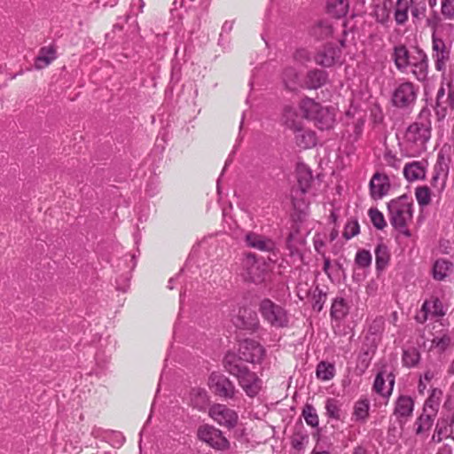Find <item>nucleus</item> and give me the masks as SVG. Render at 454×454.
<instances>
[{"label": "nucleus", "instance_id": "nucleus-1", "mask_svg": "<svg viewBox=\"0 0 454 454\" xmlns=\"http://www.w3.org/2000/svg\"><path fill=\"white\" fill-rule=\"evenodd\" d=\"M223 365L230 374L237 378L239 385L247 396L253 398L260 393L262 388V380L255 372L244 365L235 353L228 352L225 355Z\"/></svg>", "mask_w": 454, "mask_h": 454}, {"label": "nucleus", "instance_id": "nucleus-2", "mask_svg": "<svg viewBox=\"0 0 454 454\" xmlns=\"http://www.w3.org/2000/svg\"><path fill=\"white\" fill-rule=\"evenodd\" d=\"M302 117L312 121L320 130L333 129L336 122V113L333 107L324 106L309 98H303L300 103Z\"/></svg>", "mask_w": 454, "mask_h": 454}, {"label": "nucleus", "instance_id": "nucleus-3", "mask_svg": "<svg viewBox=\"0 0 454 454\" xmlns=\"http://www.w3.org/2000/svg\"><path fill=\"white\" fill-rule=\"evenodd\" d=\"M389 212V221L395 230L403 236L410 238L411 232L407 225L412 220V203L409 202L405 195L400 196L395 200H392L387 204Z\"/></svg>", "mask_w": 454, "mask_h": 454}, {"label": "nucleus", "instance_id": "nucleus-4", "mask_svg": "<svg viewBox=\"0 0 454 454\" xmlns=\"http://www.w3.org/2000/svg\"><path fill=\"white\" fill-rule=\"evenodd\" d=\"M295 114L291 109H286V125L293 131L295 144L302 149L315 146L317 145L316 133L309 129H305L300 121L293 119L292 117Z\"/></svg>", "mask_w": 454, "mask_h": 454}, {"label": "nucleus", "instance_id": "nucleus-5", "mask_svg": "<svg viewBox=\"0 0 454 454\" xmlns=\"http://www.w3.org/2000/svg\"><path fill=\"white\" fill-rule=\"evenodd\" d=\"M259 311L262 318L276 328L286 327L289 323V317L286 309L265 298L259 304Z\"/></svg>", "mask_w": 454, "mask_h": 454}, {"label": "nucleus", "instance_id": "nucleus-6", "mask_svg": "<svg viewBox=\"0 0 454 454\" xmlns=\"http://www.w3.org/2000/svg\"><path fill=\"white\" fill-rule=\"evenodd\" d=\"M430 111L427 108H423L419 114L421 121L411 124L406 131L407 141L423 145L431 137V120Z\"/></svg>", "mask_w": 454, "mask_h": 454}, {"label": "nucleus", "instance_id": "nucleus-7", "mask_svg": "<svg viewBox=\"0 0 454 454\" xmlns=\"http://www.w3.org/2000/svg\"><path fill=\"white\" fill-rule=\"evenodd\" d=\"M242 276L246 281L260 284L264 281L267 274V265L263 260L256 258L255 254L248 253L242 261Z\"/></svg>", "mask_w": 454, "mask_h": 454}, {"label": "nucleus", "instance_id": "nucleus-8", "mask_svg": "<svg viewBox=\"0 0 454 454\" xmlns=\"http://www.w3.org/2000/svg\"><path fill=\"white\" fill-rule=\"evenodd\" d=\"M418 88L414 83L405 81L398 84L393 90L391 101L394 106L400 109H410L416 103Z\"/></svg>", "mask_w": 454, "mask_h": 454}, {"label": "nucleus", "instance_id": "nucleus-9", "mask_svg": "<svg viewBox=\"0 0 454 454\" xmlns=\"http://www.w3.org/2000/svg\"><path fill=\"white\" fill-rule=\"evenodd\" d=\"M447 87L448 92L446 98V91L443 82L441 84L437 90L434 109L436 120L438 121H442L446 118L448 114V108L454 110V85H452L451 82H448Z\"/></svg>", "mask_w": 454, "mask_h": 454}, {"label": "nucleus", "instance_id": "nucleus-10", "mask_svg": "<svg viewBox=\"0 0 454 454\" xmlns=\"http://www.w3.org/2000/svg\"><path fill=\"white\" fill-rule=\"evenodd\" d=\"M263 356L264 348L257 341L247 339L240 342L237 358L241 363L245 361L251 364H258L262 362Z\"/></svg>", "mask_w": 454, "mask_h": 454}, {"label": "nucleus", "instance_id": "nucleus-11", "mask_svg": "<svg viewBox=\"0 0 454 454\" xmlns=\"http://www.w3.org/2000/svg\"><path fill=\"white\" fill-rule=\"evenodd\" d=\"M198 436L215 450H225L229 447L228 440L219 429L214 427L207 425L200 427L198 430Z\"/></svg>", "mask_w": 454, "mask_h": 454}, {"label": "nucleus", "instance_id": "nucleus-12", "mask_svg": "<svg viewBox=\"0 0 454 454\" xmlns=\"http://www.w3.org/2000/svg\"><path fill=\"white\" fill-rule=\"evenodd\" d=\"M210 417L219 425L233 428L238 422L237 413L224 404H214L209 409Z\"/></svg>", "mask_w": 454, "mask_h": 454}, {"label": "nucleus", "instance_id": "nucleus-13", "mask_svg": "<svg viewBox=\"0 0 454 454\" xmlns=\"http://www.w3.org/2000/svg\"><path fill=\"white\" fill-rule=\"evenodd\" d=\"M209 385L217 395L223 398L232 399L237 392L234 384L223 374L212 373Z\"/></svg>", "mask_w": 454, "mask_h": 454}, {"label": "nucleus", "instance_id": "nucleus-14", "mask_svg": "<svg viewBox=\"0 0 454 454\" xmlns=\"http://www.w3.org/2000/svg\"><path fill=\"white\" fill-rule=\"evenodd\" d=\"M232 322L237 328L243 330L254 331L259 326L255 312L247 309H240Z\"/></svg>", "mask_w": 454, "mask_h": 454}, {"label": "nucleus", "instance_id": "nucleus-15", "mask_svg": "<svg viewBox=\"0 0 454 454\" xmlns=\"http://www.w3.org/2000/svg\"><path fill=\"white\" fill-rule=\"evenodd\" d=\"M341 56L340 48L333 45H326L317 52L315 61L317 65L330 67L338 62Z\"/></svg>", "mask_w": 454, "mask_h": 454}, {"label": "nucleus", "instance_id": "nucleus-16", "mask_svg": "<svg viewBox=\"0 0 454 454\" xmlns=\"http://www.w3.org/2000/svg\"><path fill=\"white\" fill-rule=\"evenodd\" d=\"M432 41L433 51H435V69L437 71H444L446 62L450 59V50L444 41L441 38H437L434 34H433Z\"/></svg>", "mask_w": 454, "mask_h": 454}, {"label": "nucleus", "instance_id": "nucleus-17", "mask_svg": "<svg viewBox=\"0 0 454 454\" xmlns=\"http://www.w3.org/2000/svg\"><path fill=\"white\" fill-rule=\"evenodd\" d=\"M390 184L388 177L380 173H375L370 181V192L373 199L379 200L385 196Z\"/></svg>", "mask_w": 454, "mask_h": 454}, {"label": "nucleus", "instance_id": "nucleus-18", "mask_svg": "<svg viewBox=\"0 0 454 454\" xmlns=\"http://www.w3.org/2000/svg\"><path fill=\"white\" fill-rule=\"evenodd\" d=\"M416 59L413 62H411L410 66H411V73L415 76V78L423 82L427 77L428 73V59L427 54L423 51H418V58H413Z\"/></svg>", "mask_w": 454, "mask_h": 454}, {"label": "nucleus", "instance_id": "nucleus-19", "mask_svg": "<svg viewBox=\"0 0 454 454\" xmlns=\"http://www.w3.org/2000/svg\"><path fill=\"white\" fill-rule=\"evenodd\" d=\"M245 240L248 247L260 251L270 252L275 249V243L270 239L254 232L247 233Z\"/></svg>", "mask_w": 454, "mask_h": 454}, {"label": "nucleus", "instance_id": "nucleus-20", "mask_svg": "<svg viewBox=\"0 0 454 454\" xmlns=\"http://www.w3.org/2000/svg\"><path fill=\"white\" fill-rule=\"evenodd\" d=\"M413 409V399L408 395H400L395 401L394 415L397 418L407 419L411 416Z\"/></svg>", "mask_w": 454, "mask_h": 454}, {"label": "nucleus", "instance_id": "nucleus-21", "mask_svg": "<svg viewBox=\"0 0 454 454\" xmlns=\"http://www.w3.org/2000/svg\"><path fill=\"white\" fill-rule=\"evenodd\" d=\"M328 80V74L324 70L313 69L307 73L305 87L309 90H317L324 86Z\"/></svg>", "mask_w": 454, "mask_h": 454}, {"label": "nucleus", "instance_id": "nucleus-22", "mask_svg": "<svg viewBox=\"0 0 454 454\" xmlns=\"http://www.w3.org/2000/svg\"><path fill=\"white\" fill-rule=\"evenodd\" d=\"M435 417V412L425 411L423 410L414 423L415 434L417 435L427 434L433 427Z\"/></svg>", "mask_w": 454, "mask_h": 454}, {"label": "nucleus", "instance_id": "nucleus-23", "mask_svg": "<svg viewBox=\"0 0 454 454\" xmlns=\"http://www.w3.org/2000/svg\"><path fill=\"white\" fill-rule=\"evenodd\" d=\"M56 59L57 52L54 46L51 45L42 47L35 59V67L37 70L45 68Z\"/></svg>", "mask_w": 454, "mask_h": 454}, {"label": "nucleus", "instance_id": "nucleus-24", "mask_svg": "<svg viewBox=\"0 0 454 454\" xmlns=\"http://www.w3.org/2000/svg\"><path fill=\"white\" fill-rule=\"evenodd\" d=\"M393 59L395 61L396 68L404 72L410 66V52L405 45L400 44L394 48Z\"/></svg>", "mask_w": 454, "mask_h": 454}, {"label": "nucleus", "instance_id": "nucleus-25", "mask_svg": "<svg viewBox=\"0 0 454 454\" xmlns=\"http://www.w3.org/2000/svg\"><path fill=\"white\" fill-rule=\"evenodd\" d=\"M403 175L408 181L423 179L426 175L424 166L419 161H413L405 165Z\"/></svg>", "mask_w": 454, "mask_h": 454}, {"label": "nucleus", "instance_id": "nucleus-26", "mask_svg": "<svg viewBox=\"0 0 454 454\" xmlns=\"http://www.w3.org/2000/svg\"><path fill=\"white\" fill-rule=\"evenodd\" d=\"M453 438V434H450V427L448 419H440L434 428V434L432 436V441L441 442L444 438Z\"/></svg>", "mask_w": 454, "mask_h": 454}, {"label": "nucleus", "instance_id": "nucleus-27", "mask_svg": "<svg viewBox=\"0 0 454 454\" xmlns=\"http://www.w3.org/2000/svg\"><path fill=\"white\" fill-rule=\"evenodd\" d=\"M208 396H207V393L205 389L203 388H193L192 389L191 393H190V403L191 404L201 411V410H204L207 405L208 404Z\"/></svg>", "mask_w": 454, "mask_h": 454}, {"label": "nucleus", "instance_id": "nucleus-28", "mask_svg": "<svg viewBox=\"0 0 454 454\" xmlns=\"http://www.w3.org/2000/svg\"><path fill=\"white\" fill-rule=\"evenodd\" d=\"M282 80L286 89L294 90L299 83V74L293 67H286L282 74Z\"/></svg>", "mask_w": 454, "mask_h": 454}, {"label": "nucleus", "instance_id": "nucleus-29", "mask_svg": "<svg viewBox=\"0 0 454 454\" xmlns=\"http://www.w3.org/2000/svg\"><path fill=\"white\" fill-rule=\"evenodd\" d=\"M348 4L347 0H333L327 4L328 13L335 18H340L347 14Z\"/></svg>", "mask_w": 454, "mask_h": 454}, {"label": "nucleus", "instance_id": "nucleus-30", "mask_svg": "<svg viewBox=\"0 0 454 454\" xmlns=\"http://www.w3.org/2000/svg\"><path fill=\"white\" fill-rule=\"evenodd\" d=\"M452 268V263L444 259L437 260L433 267V276L434 279L442 280Z\"/></svg>", "mask_w": 454, "mask_h": 454}, {"label": "nucleus", "instance_id": "nucleus-31", "mask_svg": "<svg viewBox=\"0 0 454 454\" xmlns=\"http://www.w3.org/2000/svg\"><path fill=\"white\" fill-rule=\"evenodd\" d=\"M375 261H376V269L378 270H382L388 264L389 262V253L387 247L382 243L379 244L375 248Z\"/></svg>", "mask_w": 454, "mask_h": 454}, {"label": "nucleus", "instance_id": "nucleus-32", "mask_svg": "<svg viewBox=\"0 0 454 454\" xmlns=\"http://www.w3.org/2000/svg\"><path fill=\"white\" fill-rule=\"evenodd\" d=\"M442 395V391L441 389L434 388L431 395L425 402L423 410H425V411L435 412V414H437Z\"/></svg>", "mask_w": 454, "mask_h": 454}, {"label": "nucleus", "instance_id": "nucleus-33", "mask_svg": "<svg viewBox=\"0 0 454 454\" xmlns=\"http://www.w3.org/2000/svg\"><path fill=\"white\" fill-rule=\"evenodd\" d=\"M370 402L368 399L358 400L354 406L353 415L357 421H365L369 416Z\"/></svg>", "mask_w": 454, "mask_h": 454}, {"label": "nucleus", "instance_id": "nucleus-34", "mask_svg": "<svg viewBox=\"0 0 454 454\" xmlns=\"http://www.w3.org/2000/svg\"><path fill=\"white\" fill-rule=\"evenodd\" d=\"M317 377L322 380H330L334 377L335 368L333 364L320 362L317 366Z\"/></svg>", "mask_w": 454, "mask_h": 454}, {"label": "nucleus", "instance_id": "nucleus-35", "mask_svg": "<svg viewBox=\"0 0 454 454\" xmlns=\"http://www.w3.org/2000/svg\"><path fill=\"white\" fill-rule=\"evenodd\" d=\"M409 5L407 0H397L395 20L398 25L404 24L408 20Z\"/></svg>", "mask_w": 454, "mask_h": 454}, {"label": "nucleus", "instance_id": "nucleus-36", "mask_svg": "<svg viewBox=\"0 0 454 454\" xmlns=\"http://www.w3.org/2000/svg\"><path fill=\"white\" fill-rule=\"evenodd\" d=\"M348 313V306L342 298H336L332 304L331 316L335 319L342 318Z\"/></svg>", "mask_w": 454, "mask_h": 454}, {"label": "nucleus", "instance_id": "nucleus-37", "mask_svg": "<svg viewBox=\"0 0 454 454\" xmlns=\"http://www.w3.org/2000/svg\"><path fill=\"white\" fill-rule=\"evenodd\" d=\"M389 377H391V379L389 380V385H390V387L388 390L385 391V380L382 376V373L381 372H379L374 380V383H373V389L375 390V392H377L378 394L381 395H389L391 391H392V387H393V385H394V377H392V375H389Z\"/></svg>", "mask_w": 454, "mask_h": 454}, {"label": "nucleus", "instance_id": "nucleus-38", "mask_svg": "<svg viewBox=\"0 0 454 454\" xmlns=\"http://www.w3.org/2000/svg\"><path fill=\"white\" fill-rule=\"evenodd\" d=\"M415 196L419 205L422 207L431 203V192L427 186H419L415 190Z\"/></svg>", "mask_w": 454, "mask_h": 454}, {"label": "nucleus", "instance_id": "nucleus-39", "mask_svg": "<svg viewBox=\"0 0 454 454\" xmlns=\"http://www.w3.org/2000/svg\"><path fill=\"white\" fill-rule=\"evenodd\" d=\"M326 415L333 419L339 420L341 417V410L339 402L333 398L327 399L325 403Z\"/></svg>", "mask_w": 454, "mask_h": 454}, {"label": "nucleus", "instance_id": "nucleus-40", "mask_svg": "<svg viewBox=\"0 0 454 454\" xmlns=\"http://www.w3.org/2000/svg\"><path fill=\"white\" fill-rule=\"evenodd\" d=\"M302 416L309 426L312 427H316L318 426V416L316 412L315 408L311 404H306L304 406L302 411Z\"/></svg>", "mask_w": 454, "mask_h": 454}, {"label": "nucleus", "instance_id": "nucleus-41", "mask_svg": "<svg viewBox=\"0 0 454 454\" xmlns=\"http://www.w3.org/2000/svg\"><path fill=\"white\" fill-rule=\"evenodd\" d=\"M420 359L419 352L412 348L403 351V363L405 366L413 367Z\"/></svg>", "mask_w": 454, "mask_h": 454}, {"label": "nucleus", "instance_id": "nucleus-42", "mask_svg": "<svg viewBox=\"0 0 454 454\" xmlns=\"http://www.w3.org/2000/svg\"><path fill=\"white\" fill-rule=\"evenodd\" d=\"M368 215L376 229L383 230L387 226L383 214L377 208H370Z\"/></svg>", "mask_w": 454, "mask_h": 454}, {"label": "nucleus", "instance_id": "nucleus-43", "mask_svg": "<svg viewBox=\"0 0 454 454\" xmlns=\"http://www.w3.org/2000/svg\"><path fill=\"white\" fill-rule=\"evenodd\" d=\"M441 14L445 20L454 19V0H441Z\"/></svg>", "mask_w": 454, "mask_h": 454}, {"label": "nucleus", "instance_id": "nucleus-44", "mask_svg": "<svg viewBox=\"0 0 454 454\" xmlns=\"http://www.w3.org/2000/svg\"><path fill=\"white\" fill-rule=\"evenodd\" d=\"M355 261L361 268L369 267L372 263V254L367 250H360L356 253Z\"/></svg>", "mask_w": 454, "mask_h": 454}, {"label": "nucleus", "instance_id": "nucleus-45", "mask_svg": "<svg viewBox=\"0 0 454 454\" xmlns=\"http://www.w3.org/2000/svg\"><path fill=\"white\" fill-rule=\"evenodd\" d=\"M360 231V226L357 221H350L348 222L345 225L343 237L346 239H350L353 237L356 236Z\"/></svg>", "mask_w": 454, "mask_h": 454}, {"label": "nucleus", "instance_id": "nucleus-46", "mask_svg": "<svg viewBox=\"0 0 454 454\" xmlns=\"http://www.w3.org/2000/svg\"><path fill=\"white\" fill-rule=\"evenodd\" d=\"M326 301V294L323 293L318 288L313 294V303L312 308L314 310L321 311L324 306V303Z\"/></svg>", "mask_w": 454, "mask_h": 454}, {"label": "nucleus", "instance_id": "nucleus-47", "mask_svg": "<svg viewBox=\"0 0 454 454\" xmlns=\"http://www.w3.org/2000/svg\"><path fill=\"white\" fill-rule=\"evenodd\" d=\"M427 6L421 2L411 6V16L414 20H420L425 18Z\"/></svg>", "mask_w": 454, "mask_h": 454}, {"label": "nucleus", "instance_id": "nucleus-48", "mask_svg": "<svg viewBox=\"0 0 454 454\" xmlns=\"http://www.w3.org/2000/svg\"><path fill=\"white\" fill-rule=\"evenodd\" d=\"M359 114H364L361 110H359L356 107L351 106L345 112V116H344V119H343L344 123L346 125H348V126L350 125V122H352L353 121H356V118L357 116H359Z\"/></svg>", "mask_w": 454, "mask_h": 454}, {"label": "nucleus", "instance_id": "nucleus-49", "mask_svg": "<svg viewBox=\"0 0 454 454\" xmlns=\"http://www.w3.org/2000/svg\"><path fill=\"white\" fill-rule=\"evenodd\" d=\"M298 233H299V231H298V229H296V230L291 231L286 238V247L292 254L294 251H297L296 244L298 243V241H297Z\"/></svg>", "mask_w": 454, "mask_h": 454}, {"label": "nucleus", "instance_id": "nucleus-50", "mask_svg": "<svg viewBox=\"0 0 454 454\" xmlns=\"http://www.w3.org/2000/svg\"><path fill=\"white\" fill-rule=\"evenodd\" d=\"M384 161L387 166H390L395 169H398L401 165V160L396 158L390 151H387L384 154Z\"/></svg>", "mask_w": 454, "mask_h": 454}, {"label": "nucleus", "instance_id": "nucleus-51", "mask_svg": "<svg viewBox=\"0 0 454 454\" xmlns=\"http://www.w3.org/2000/svg\"><path fill=\"white\" fill-rule=\"evenodd\" d=\"M308 435L303 434H295L292 439V446L295 450H301L304 448V442H308Z\"/></svg>", "mask_w": 454, "mask_h": 454}, {"label": "nucleus", "instance_id": "nucleus-52", "mask_svg": "<svg viewBox=\"0 0 454 454\" xmlns=\"http://www.w3.org/2000/svg\"><path fill=\"white\" fill-rule=\"evenodd\" d=\"M294 59L299 63L304 64L310 60V53L306 49H298L294 53Z\"/></svg>", "mask_w": 454, "mask_h": 454}, {"label": "nucleus", "instance_id": "nucleus-53", "mask_svg": "<svg viewBox=\"0 0 454 454\" xmlns=\"http://www.w3.org/2000/svg\"><path fill=\"white\" fill-rule=\"evenodd\" d=\"M364 123V114H359L356 118V121L350 122V125L354 126V133L358 136L362 133L363 126Z\"/></svg>", "mask_w": 454, "mask_h": 454}, {"label": "nucleus", "instance_id": "nucleus-54", "mask_svg": "<svg viewBox=\"0 0 454 454\" xmlns=\"http://www.w3.org/2000/svg\"><path fill=\"white\" fill-rule=\"evenodd\" d=\"M440 22L441 18L436 12H433L431 17L427 20V25L433 29H436Z\"/></svg>", "mask_w": 454, "mask_h": 454}, {"label": "nucleus", "instance_id": "nucleus-55", "mask_svg": "<svg viewBox=\"0 0 454 454\" xmlns=\"http://www.w3.org/2000/svg\"><path fill=\"white\" fill-rule=\"evenodd\" d=\"M377 20L380 23H384L388 19V12L385 8L381 9V14L376 13Z\"/></svg>", "mask_w": 454, "mask_h": 454}, {"label": "nucleus", "instance_id": "nucleus-56", "mask_svg": "<svg viewBox=\"0 0 454 454\" xmlns=\"http://www.w3.org/2000/svg\"><path fill=\"white\" fill-rule=\"evenodd\" d=\"M330 265H331V262H330V259L328 257H325L324 256V267H323V270L325 271V273L328 276H330V273H329V269H330Z\"/></svg>", "mask_w": 454, "mask_h": 454}, {"label": "nucleus", "instance_id": "nucleus-57", "mask_svg": "<svg viewBox=\"0 0 454 454\" xmlns=\"http://www.w3.org/2000/svg\"><path fill=\"white\" fill-rule=\"evenodd\" d=\"M450 339L449 338H442L439 339L436 342V346L444 348L449 344Z\"/></svg>", "mask_w": 454, "mask_h": 454}, {"label": "nucleus", "instance_id": "nucleus-58", "mask_svg": "<svg viewBox=\"0 0 454 454\" xmlns=\"http://www.w3.org/2000/svg\"><path fill=\"white\" fill-rule=\"evenodd\" d=\"M233 21H225L222 27L223 32H230L233 27Z\"/></svg>", "mask_w": 454, "mask_h": 454}, {"label": "nucleus", "instance_id": "nucleus-59", "mask_svg": "<svg viewBox=\"0 0 454 454\" xmlns=\"http://www.w3.org/2000/svg\"><path fill=\"white\" fill-rule=\"evenodd\" d=\"M434 377V372L430 370H427L424 373V380L427 381H430Z\"/></svg>", "mask_w": 454, "mask_h": 454}, {"label": "nucleus", "instance_id": "nucleus-60", "mask_svg": "<svg viewBox=\"0 0 454 454\" xmlns=\"http://www.w3.org/2000/svg\"><path fill=\"white\" fill-rule=\"evenodd\" d=\"M450 427V434H453V439H454V413L452 414V417L450 420L449 421Z\"/></svg>", "mask_w": 454, "mask_h": 454}, {"label": "nucleus", "instance_id": "nucleus-61", "mask_svg": "<svg viewBox=\"0 0 454 454\" xmlns=\"http://www.w3.org/2000/svg\"><path fill=\"white\" fill-rule=\"evenodd\" d=\"M422 309L425 311V312H430L431 311V309H430V303L427 302V301H425L423 306H422Z\"/></svg>", "mask_w": 454, "mask_h": 454}, {"label": "nucleus", "instance_id": "nucleus-62", "mask_svg": "<svg viewBox=\"0 0 454 454\" xmlns=\"http://www.w3.org/2000/svg\"><path fill=\"white\" fill-rule=\"evenodd\" d=\"M382 323H383L382 318L377 319L373 323V327H379L380 328L381 326ZM372 328V326L371 327V329Z\"/></svg>", "mask_w": 454, "mask_h": 454}, {"label": "nucleus", "instance_id": "nucleus-63", "mask_svg": "<svg viewBox=\"0 0 454 454\" xmlns=\"http://www.w3.org/2000/svg\"><path fill=\"white\" fill-rule=\"evenodd\" d=\"M315 249L319 252V249L324 246V243L322 241H315Z\"/></svg>", "mask_w": 454, "mask_h": 454}, {"label": "nucleus", "instance_id": "nucleus-64", "mask_svg": "<svg viewBox=\"0 0 454 454\" xmlns=\"http://www.w3.org/2000/svg\"><path fill=\"white\" fill-rule=\"evenodd\" d=\"M425 388H426V385L424 384L422 379H420L419 380V392L422 393Z\"/></svg>", "mask_w": 454, "mask_h": 454}]
</instances>
